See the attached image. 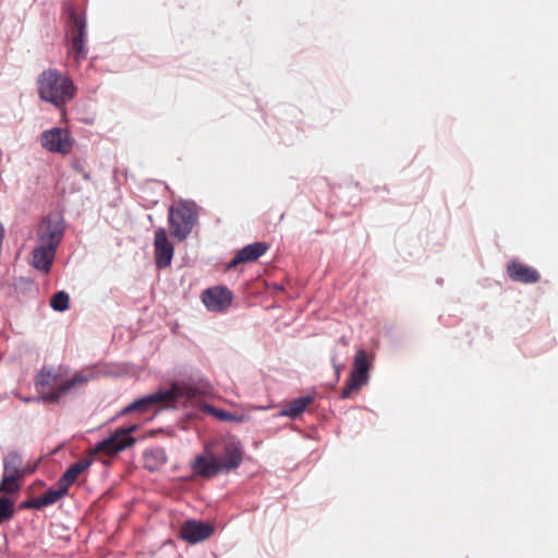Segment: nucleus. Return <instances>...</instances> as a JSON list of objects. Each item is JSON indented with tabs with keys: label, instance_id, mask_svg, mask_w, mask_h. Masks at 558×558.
<instances>
[{
	"label": "nucleus",
	"instance_id": "nucleus-15",
	"mask_svg": "<svg viewBox=\"0 0 558 558\" xmlns=\"http://www.w3.org/2000/svg\"><path fill=\"white\" fill-rule=\"evenodd\" d=\"M507 275L512 281L525 284L535 283L541 279V275L535 268L517 259L510 260L507 264Z\"/></svg>",
	"mask_w": 558,
	"mask_h": 558
},
{
	"label": "nucleus",
	"instance_id": "nucleus-3",
	"mask_svg": "<svg viewBox=\"0 0 558 558\" xmlns=\"http://www.w3.org/2000/svg\"><path fill=\"white\" fill-rule=\"evenodd\" d=\"M75 86L70 77L54 69L44 71L38 77V95L41 100L62 108L73 99Z\"/></svg>",
	"mask_w": 558,
	"mask_h": 558
},
{
	"label": "nucleus",
	"instance_id": "nucleus-9",
	"mask_svg": "<svg viewBox=\"0 0 558 558\" xmlns=\"http://www.w3.org/2000/svg\"><path fill=\"white\" fill-rule=\"evenodd\" d=\"M40 142L46 150L61 155H69L74 146V140L70 132L61 128H52L43 132Z\"/></svg>",
	"mask_w": 558,
	"mask_h": 558
},
{
	"label": "nucleus",
	"instance_id": "nucleus-16",
	"mask_svg": "<svg viewBox=\"0 0 558 558\" xmlns=\"http://www.w3.org/2000/svg\"><path fill=\"white\" fill-rule=\"evenodd\" d=\"M269 250L265 242H255L238 251L235 256L229 262L228 269L235 268L240 264L256 262Z\"/></svg>",
	"mask_w": 558,
	"mask_h": 558
},
{
	"label": "nucleus",
	"instance_id": "nucleus-13",
	"mask_svg": "<svg viewBox=\"0 0 558 558\" xmlns=\"http://www.w3.org/2000/svg\"><path fill=\"white\" fill-rule=\"evenodd\" d=\"M232 292L226 287H214L202 294L205 306L213 312H222L232 303Z\"/></svg>",
	"mask_w": 558,
	"mask_h": 558
},
{
	"label": "nucleus",
	"instance_id": "nucleus-5",
	"mask_svg": "<svg viewBox=\"0 0 558 558\" xmlns=\"http://www.w3.org/2000/svg\"><path fill=\"white\" fill-rule=\"evenodd\" d=\"M68 20L65 22V33L70 40V52L73 53L77 63L86 58V17L78 13L74 7L66 9Z\"/></svg>",
	"mask_w": 558,
	"mask_h": 558
},
{
	"label": "nucleus",
	"instance_id": "nucleus-25",
	"mask_svg": "<svg viewBox=\"0 0 558 558\" xmlns=\"http://www.w3.org/2000/svg\"><path fill=\"white\" fill-rule=\"evenodd\" d=\"M333 367H335V369H336L337 376L339 377V374H340V366H338V365L333 362Z\"/></svg>",
	"mask_w": 558,
	"mask_h": 558
},
{
	"label": "nucleus",
	"instance_id": "nucleus-24",
	"mask_svg": "<svg viewBox=\"0 0 558 558\" xmlns=\"http://www.w3.org/2000/svg\"><path fill=\"white\" fill-rule=\"evenodd\" d=\"M207 411L211 413L215 417L223 422H243V415H235L228 411L216 409L214 407H207Z\"/></svg>",
	"mask_w": 558,
	"mask_h": 558
},
{
	"label": "nucleus",
	"instance_id": "nucleus-17",
	"mask_svg": "<svg viewBox=\"0 0 558 558\" xmlns=\"http://www.w3.org/2000/svg\"><path fill=\"white\" fill-rule=\"evenodd\" d=\"M92 462L90 458L78 460L66 469L58 482L69 490L70 486L77 481L78 476L92 465Z\"/></svg>",
	"mask_w": 558,
	"mask_h": 558
},
{
	"label": "nucleus",
	"instance_id": "nucleus-20",
	"mask_svg": "<svg viewBox=\"0 0 558 558\" xmlns=\"http://www.w3.org/2000/svg\"><path fill=\"white\" fill-rule=\"evenodd\" d=\"M144 468L150 472L157 471L162 468L167 461L166 451L162 448H155L146 450L143 453Z\"/></svg>",
	"mask_w": 558,
	"mask_h": 558
},
{
	"label": "nucleus",
	"instance_id": "nucleus-18",
	"mask_svg": "<svg viewBox=\"0 0 558 558\" xmlns=\"http://www.w3.org/2000/svg\"><path fill=\"white\" fill-rule=\"evenodd\" d=\"M68 492V489H65L59 482H57L54 487L48 489L39 497L29 500V507H32L33 509H40L43 507L53 505L57 501H59L63 496H65Z\"/></svg>",
	"mask_w": 558,
	"mask_h": 558
},
{
	"label": "nucleus",
	"instance_id": "nucleus-26",
	"mask_svg": "<svg viewBox=\"0 0 558 558\" xmlns=\"http://www.w3.org/2000/svg\"><path fill=\"white\" fill-rule=\"evenodd\" d=\"M23 507L31 508V507H29V501L24 502V504H23Z\"/></svg>",
	"mask_w": 558,
	"mask_h": 558
},
{
	"label": "nucleus",
	"instance_id": "nucleus-14",
	"mask_svg": "<svg viewBox=\"0 0 558 558\" xmlns=\"http://www.w3.org/2000/svg\"><path fill=\"white\" fill-rule=\"evenodd\" d=\"M214 531L210 524L187 520L180 527V537L190 544H196L208 539L214 534Z\"/></svg>",
	"mask_w": 558,
	"mask_h": 558
},
{
	"label": "nucleus",
	"instance_id": "nucleus-10",
	"mask_svg": "<svg viewBox=\"0 0 558 558\" xmlns=\"http://www.w3.org/2000/svg\"><path fill=\"white\" fill-rule=\"evenodd\" d=\"M190 466L193 472V478H213L221 473L217 456L208 449L197 454Z\"/></svg>",
	"mask_w": 558,
	"mask_h": 558
},
{
	"label": "nucleus",
	"instance_id": "nucleus-21",
	"mask_svg": "<svg viewBox=\"0 0 558 558\" xmlns=\"http://www.w3.org/2000/svg\"><path fill=\"white\" fill-rule=\"evenodd\" d=\"M312 396H303L289 402L281 411V415L295 418L301 415L305 409L313 403Z\"/></svg>",
	"mask_w": 558,
	"mask_h": 558
},
{
	"label": "nucleus",
	"instance_id": "nucleus-23",
	"mask_svg": "<svg viewBox=\"0 0 558 558\" xmlns=\"http://www.w3.org/2000/svg\"><path fill=\"white\" fill-rule=\"evenodd\" d=\"M70 298L64 291H59L52 295L50 305L54 311L64 312L69 308Z\"/></svg>",
	"mask_w": 558,
	"mask_h": 558
},
{
	"label": "nucleus",
	"instance_id": "nucleus-8",
	"mask_svg": "<svg viewBox=\"0 0 558 558\" xmlns=\"http://www.w3.org/2000/svg\"><path fill=\"white\" fill-rule=\"evenodd\" d=\"M368 372L369 363L367 361V354L364 350H357L354 356L353 369L341 391V398L349 399L353 393H356L365 386L369 378Z\"/></svg>",
	"mask_w": 558,
	"mask_h": 558
},
{
	"label": "nucleus",
	"instance_id": "nucleus-12",
	"mask_svg": "<svg viewBox=\"0 0 558 558\" xmlns=\"http://www.w3.org/2000/svg\"><path fill=\"white\" fill-rule=\"evenodd\" d=\"M154 248L156 266L160 269L169 267L173 258L174 248L163 228H159L155 232Z\"/></svg>",
	"mask_w": 558,
	"mask_h": 558
},
{
	"label": "nucleus",
	"instance_id": "nucleus-1",
	"mask_svg": "<svg viewBox=\"0 0 558 558\" xmlns=\"http://www.w3.org/2000/svg\"><path fill=\"white\" fill-rule=\"evenodd\" d=\"M92 378L85 372H76L65 378L61 367L43 366L34 378V386L39 399L49 404H59L75 388H78Z\"/></svg>",
	"mask_w": 558,
	"mask_h": 558
},
{
	"label": "nucleus",
	"instance_id": "nucleus-6",
	"mask_svg": "<svg viewBox=\"0 0 558 558\" xmlns=\"http://www.w3.org/2000/svg\"><path fill=\"white\" fill-rule=\"evenodd\" d=\"M168 219L171 235L178 241L185 240L197 220L195 204L189 202L177 203L170 207Z\"/></svg>",
	"mask_w": 558,
	"mask_h": 558
},
{
	"label": "nucleus",
	"instance_id": "nucleus-7",
	"mask_svg": "<svg viewBox=\"0 0 558 558\" xmlns=\"http://www.w3.org/2000/svg\"><path fill=\"white\" fill-rule=\"evenodd\" d=\"M137 429V425H130L125 428L117 429L110 437L98 442L92 450L93 454H104L113 457L122 450L133 446L135 438L131 436Z\"/></svg>",
	"mask_w": 558,
	"mask_h": 558
},
{
	"label": "nucleus",
	"instance_id": "nucleus-22",
	"mask_svg": "<svg viewBox=\"0 0 558 558\" xmlns=\"http://www.w3.org/2000/svg\"><path fill=\"white\" fill-rule=\"evenodd\" d=\"M22 476L5 474L3 473L2 481L0 483V493L16 494L21 489Z\"/></svg>",
	"mask_w": 558,
	"mask_h": 558
},
{
	"label": "nucleus",
	"instance_id": "nucleus-2",
	"mask_svg": "<svg viewBox=\"0 0 558 558\" xmlns=\"http://www.w3.org/2000/svg\"><path fill=\"white\" fill-rule=\"evenodd\" d=\"M64 228L59 221L44 219L38 227L31 265L45 274L50 271Z\"/></svg>",
	"mask_w": 558,
	"mask_h": 558
},
{
	"label": "nucleus",
	"instance_id": "nucleus-19",
	"mask_svg": "<svg viewBox=\"0 0 558 558\" xmlns=\"http://www.w3.org/2000/svg\"><path fill=\"white\" fill-rule=\"evenodd\" d=\"M34 469L23 466V459L16 452H10L3 460V473L24 477L26 474L33 473Z\"/></svg>",
	"mask_w": 558,
	"mask_h": 558
},
{
	"label": "nucleus",
	"instance_id": "nucleus-11",
	"mask_svg": "<svg viewBox=\"0 0 558 558\" xmlns=\"http://www.w3.org/2000/svg\"><path fill=\"white\" fill-rule=\"evenodd\" d=\"M243 456L244 450L240 441L234 439L225 441L221 453L217 456L221 473H229L239 468L243 461Z\"/></svg>",
	"mask_w": 558,
	"mask_h": 558
},
{
	"label": "nucleus",
	"instance_id": "nucleus-4",
	"mask_svg": "<svg viewBox=\"0 0 558 558\" xmlns=\"http://www.w3.org/2000/svg\"><path fill=\"white\" fill-rule=\"evenodd\" d=\"M194 396L195 390L193 387L184 383H173L167 390H159L155 393L135 400L123 410V413H130L134 411L146 412L154 404L162 403L165 405H171L181 398L191 399Z\"/></svg>",
	"mask_w": 558,
	"mask_h": 558
}]
</instances>
